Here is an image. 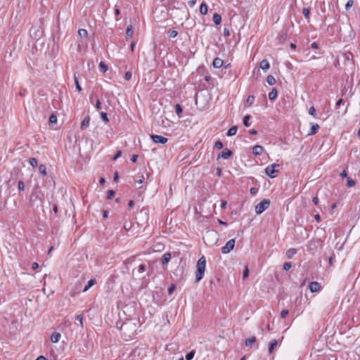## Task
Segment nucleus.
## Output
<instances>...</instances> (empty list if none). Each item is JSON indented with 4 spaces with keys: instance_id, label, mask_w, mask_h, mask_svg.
<instances>
[{
    "instance_id": "nucleus-1",
    "label": "nucleus",
    "mask_w": 360,
    "mask_h": 360,
    "mask_svg": "<svg viewBox=\"0 0 360 360\" xmlns=\"http://www.w3.org/2000/svg\"><path fill=\"white\" fill-rule=\"evenodd\" d=\"M206 267V259L204 256L199 258L196 264L195 282L198 283L204 276Z\"/></svg>"
},
{
    "instance_id": "nucleus-2",
    "label": "nucleus",
    "mask_w": 360,
    "mask_h": 360,
    "mask_svg": "<svg viewBox=\"0 0 360 360\" xmlns=\"http://www.w3.org/2000/svg\"><path fill=\"white\" fill-rule=\"evenodd\" d=\"M120 330L122 334L126 336V340H128L131 339L134 335L136 332V325L134 323H124L121 326Z\"/></svg>"
},
{
    "instance_id": "nucleus-3",
    "label": "nucleus",
    "mask_w": 360,
    "mask_h": 360,
    "mask_svg": "<svg viewBox=\"0 0 360 360\" xmlns=\"http://www.w3.org/2000/svg\"><path fill=\"white\" fill-rule=\"evenodd\" d=\"M278 167L279 165L276 163L269 165L265 168V174L270 178H275L277 176Z\"/></svg>"
},
{
    "instance_id": "nucleus-4",
    "label": "nucleus",
    "mask_w": 360,
    "mask_h": 360,
    "mask_svg": "<svg viewBox=\"0 0 360 360\" xmlns=\"http://www.w3.org/2000/svg\"><path fill=\"white\" fill-rule=\"evenodd\" d=\"M270 200L267 199H264L259 203H258L255 208V212L257 214H262L264 212L269 206Z\"/></svg>"
},
{
    "instance_id": "nucleus-5",
    "label": "nucleus",
    "mask_w": 360,
    "mask_h": 360,
    "mask_svg": "<svg viewBox=\"0 0 360 360\" xmlns=\"http://www.w3.org/2000/svg\"><path fill=\"white\" fill-rule=\"evenodd\" d=\"M235 239H230L226 242L224 246L221 248V252L223 254H228L233 250L235 247Z\"/></svg>"
},
{
    "instance_id": "nucleus-6",
    "label": "nucleus",
    "mask_w": 360,
    "mask_h": 360,
    "mask_svg": "<svg viewBox=\"0 0 360 360\" xmlns=\"http://www.w3.org/2000/svg\"><path fill=\"white\" fill-rule=\"evenodd\" d=\"M344 60H345V65H352L353 64V62H354V56L352 54V53H351L350 51H347V52H345L344 53Z\"/></svg>"
},
{
    "instance_id": "nucleus-7",
    "label": "nucleus",
    "mask_w": 360,
    "mask_h": 360,
    "mask_svg": "<svg viewBox=\"0 0 360 360\" xmlns=\"http://www.w3.org/2000/svg\"><path fill=\"white\" fill-rule=\"evenodd\" d=\"M150 138L155 143L165 144L167 142V139L160 135H151Z\"/></svg>"
},
{
    "instance_id": "nucleus-8",
    "label": "nucleus",
    "mask_w": 360,
    "mask_h": 360,
    "mask_svg": "<svg viewBox=\"0 0 360 360\" xmlns=\"http://www.w3.org/2000/svg\"><path fill=\"white\" fill-rule=\"evenodd\" d=\"M309 290L311 292H317L321 290V284L316 281L311 282L309 285Z\"/></svg>"
},
{
    "instance_id": "nucleus-9",
    "label": "nucleus",
    "mask_w": 360,
    "mask_h": 360,
    "mask_svg": "<svg viewBox=\"0 0 360 360\" xmlns=\"http://www.w3.org/2000/svg\"><path fill=\"white\" fill-rule=\"evenodd\" d=\"M232 155V152L229 149H225L220 154H219L217 159H224L226 160L229 158Z\"/></svg>"
},
{
    "instance_id": "nucleus-10",
    "label": "nucleus",
    "mask_w": 360,
    "mask_h": 360,
    "mask_svg": "<svg viewBox=\"0 0 360 360\" xmlns=\"http://www.w3.org/2000/svg\"><path fill=\"white\" fill-rule=\"evenodd\" d=\"M264 151V148L262 146L257 145L253 147L252 153L255 155H261Z\"/></svg>"
},
{
    "instance_id": "nucleus-11",
    "label": "nucleus",
    "mask_w": 360,
    "mask_h": 360,
    "mask_svg": "<svg viewBox=\"0 0 360 360\" xmlns=\"http://www.w3.org/2000/svg\"><path fill=\"white\" fill-rule=\"evenodd\" d=\"M223 63V60L221 59L220 58L217 57L214 59L212 65L214 68H220L221 67H222Z\"/></svg>"
},
{
    "instance_id": "nucleus-12",
    "label": "nucleus",
    "mask_w": 360,
    "mask_h": 360,
    "mask_svg": "<svg viewBox=\"0 0 360 360\" xmlns=\"http://www.w3.org/2000/svg\"><path fill=\"white\" fill-rule=\"evenodd\" d=\"M60 337H61V335L60 333L54 332L53 333H52V335L51 336V341L53 343H56L60 340Z\"/></svg>"
},
{
    "instance_id": "nucleus-13",
    "label": "nucleus",
    "mask_w": 360,
    "mask_h": 360,
    "mask_svg": "<svg viewBox=\"0 0 360 360\" xmlns=\"http://www.w3.org/2000/svg\"><path fill=\"white\" fill-rule=\"evenodd\" d=\"M259 67L263 70L266 71L269 68L270 65L267 60L264 59L260 62Z\"/></svg>"
},
{
    "instance_id": "nucleus-14",
    "label": "nucleus",
    "mask_w": 360,
    "mask_h": 360,
    "mask_svg": "<svg viewBox=\"0 0 360 360\" xmlns=\"http://www.w3.org/2000/svg\"><path fill=\"white\" fill-rule=\"evenodd\" d=\"M319 128H320V127L318 124H316V123L312 124L310 131L308 134V136L315 134L318 131Z\"/></svg>"
},
{
    "instance_id": "nucleus-15",
    "label": "nucleus",
    "mask_w": 360,
    "mask_h": 360,
    "mask_svg": "<svg viewBox=\"0 0 360 360\" xmlns=\"http://www.w3.org/2000/svg\"><path fill=\"white\" fill-rule=\"evenodd\" d=\"M297 250L295 248H290L286 251V257L288 259H291L296 253Z\"/></svg>"
},
{
    "instance_id": "nucleus-16",
    "label": "nucleus",
    "mask_w": 360,
    "mask_h": 360,
    "mask_svg": "<svg viewBox=\"0 0 360 360\" xmlns=\"http://www.w3.org/2000/svg\"><path fill=\"white\" fill-rule=\"evenodd\" d=\"M278 345V342L276 340H272L269 345V352L271 354L274 349V348Z\"/></svg>"
},
{
    "instance_id": "nucleus-17",
    "label": "nucleus",
    "mask_w": 360,
    "mask_h": 360,
    "mask_svg": "<svg viewBox=\"0 0 360 360\" xmlns=\"http://www.w3.org/2000/svg\"><path fill=\"white\" fill-rule=\"evenodd\" d=\"M96 284V279L92 278L88 281L87 285L83 289V292H86L90 288Z\"/></svg>"
},
{
    "instance_id": "nucleus-18",
    "label": "nucleus",
    "mask_w": 360,
    "mask_h": 360,
    "mask_svg": "<svg viewBox=\"0 0 360 360\" xmlns=\"http://www.w3.org/2000/svg\"><path fill=\"white\" fill-rule=\"evenodd\" d=\"M278 96V92L276 89H273L269 93V98L271 101L275 100Z\"/></svg>"
},
{
    "instance_id": "nucleus-19",
    "label": "nucleus",
    "mask_w": 360,
    "mask_h": 360,
    "mask_svg": "<svg viewBox=\"0 0 360 360\" xmlns=\"http://www.w3.org/2000/svg\"><path fill=\"white\" fill-rule=\"evenodd\" d=\"M256 341L255 337H252L245 340V345L247 347H252Z\"/></svg>"
},
{
    "instance_id": "nucleus-20",
    "label": "nucleus",
    "mask_w": 360,
    "mask_h": 360,
    "mask_svg": "<svg viewBox=\"0 0 360 360\" xmlns=\"http://www.w3.org/2000/svg\"><path fill=\"white\" fill-rule=\"evenodd\" d=\"M237 129H237V127H236V126H233V127H231L229 129V131H228V132H227L226 135H227L228 136H234V135L236 134V132H237Z\"/></svg>"
},
{
    "instance_id": "nucleus-21",
    "label": "nucleus",
    "mask_w": 360,
    "mask_h": 360,
    "mask_svg": "<svg viewBox=\"0 0 360 360\" xmlns=\"http://www.w3.org/2000/svg\"><path fill=\"white\" fill-rule=\"evenodd\" d=\"M200 12L202 15H205L207 13V6L205 3H202L200 6Z\"/></svg>"
},
{
    "instance_id": "nucleus-22",
    "label": "nucleus",
    "mask_w": 360,
    "mask_h": 360,
    "mask_svg": "<svg viewBox=\"0 0 360 360\" xmlns=\"http://www.w3.org/2000/svg\"><path fill=\"white\" fill-rule=\"evenodd\" d=\"M213 21L216 25H219L221 21V17L218 13H214L213 15Z\"/></svg>"
},
{
    "instance_id": "nucleus-23",
    "label": "nucleus",
    "mask_w": 360,
    "mask_h": 360,
    "mask_svg": "<svg viewBox=\"0 0 360 360\" xmlns=\"http://www.w3.org/2000/svg\"><path fill=\"white\" fill-rule=\"evenodd\" d=\"M89 122H90V118L89 117H86L84 119V120L82 122V124H81V129H84L86 127H87L89 125Z\"/></svg>"
},
{
    "instance_id": "nucleus-24",
    "label": "nucleus",
    "mask_w": 360,
    "mask_h": 360,
    "mask_svg": "<svg viewBox=\"0 0 360 360\" xmlns=\"http://www.w3.org/2000/svg\"><path fill=\"white\" fill-rule=\"evenodd\" d=\"M39 173L43 175V176H46L47 174V172H46V167L43 164H41L39 166Z\"/></svg>"
},
{
    "instance_id": "nucleus-25",
    "label": "nucleus",
    "mask_w": 360,
    "mask_h": 360,
    "mask_svg": "<svg viewBox=\"0 0 360 360\" xmlns=\"http://www.w3.org/2000/svg\"><path fill=\"white\" fill-rule=\"evenodd\" d=\"M266 82L269 85H274L276 83V79L272 75H268L266 77Z\"/></svg>"
},
{
    "instance_id": "nucleus-26",
    "label": "nucleus",
    "mask_w": 360,
    "mask_h": 360,
    "mask_svg": "<svg viewBox=\"0 0 360 360\" xmlns=\"http://www.w3.org/2000/svg\"><path fill=\"white\" fill-rule=\"evenodd\" d=\"M78 34L82 38H86L88 36V32L85 29H79L78 31Z\"/></svg>"
},
{
    "instance_id": "nucleus-27",
    "label": "nucleus",
    "mask_w": 360,
    "mask_h": 360,
    "mask_svg": "<svg viewBox=\"0 0 360 360\" xmlns=\"http://www.w3.org/2000/svg\"><path fill=\"white\" fill-rule=\"evenodd\" d=\"M126 34L127 37H132L134 34V29L132 25H129L126 30Z\"/></svg>"
},
{
    "instance_id": "nucleus-28",
    "label": "nucleus",
    "mask_w": 360,
    "mask_h": 360,
    "mask_svg": "<svg viewBox=\"0 0 360 360\" xmlns=\"http://www.w3.org/2000/svg\"><path fill=\"white\" fill-rule=\"evenodd\" d=\"M170 258H171V255L169 253L165 254L162 257V264H165L168 263Z\"/></svg>"
},
{
    "instance_id": "nucleus-29",
    "label": "nucleus",
    "mask_w": 360,
    "mask_h": 360,
    "mask_svg": "<svg viewBox=\"0 0 360 360\" xmlns=\"http://www.w3.org/2000/svg\"><path fill=\"white\" fill-rule=\"evenodd\" d=\"M175 110H176V112L178 115L179 117H181V113H182V108L180 105V104L177 103L175 105Z\"/></svg>"
},
{
    "instance_id": "nucleus-30",
    "label": "nucleus",
    "mask_w": 360,
    "mask_h": 360,
    "mask_svg": "<svg viewBox=\"0 0 360 360\" xmlns=\"http://www.w3.org/2000/svg\"><path fill=\"white\" fill-rule=\"evenodd\" d=\"M194 355H195V351L192 350L186 354V360H192L194 357Z\"/></svg>"
},
{
    "instance_id": "nucleus-31",
    "label": "nucleus",
    "mask_w": 360,
    "mask_h": 360,
    "mask_svg": "<svg viewBox=\"0 0 360 360\" xmlns=\"http://www.w3.org/2000/svg\"><path fill=\"white\" fill-rule=\"evenodd\" d=\"M250 119V116L249 115H247L243 118V124L245 127L250 126V123L249 122V120Z\"/></svg>"
},
{
    "instance_id": "nucleus-32",
    "label": "nucleus",
    "mask_w": 360,
    "mask_h": 360,
    "mask_svg": "<svg viewBox=\"0 0 360 360\" xmlns=\"http://www.w3.org/2000/svg\"><path fill=\"white\" fill-rule=\"evenodd\" d=\"M76 320L79 322V326L81 328H83V316L82 314H79L76 316Z\"/></svg>"
},
{
    "instance_id": "nucleus-33",
    "label": "nucleus",
    "mask_w": 360,
    "mask_h": 360,
    "mask_svg": "<svg viewBox=\"0 0 360 360\" xmlns=\"http://www.w3.org/2000/svg\"><path fill=\"white\" fill-rule=\"evenodd\" d=\"M74 79H75V83L77 89L78 90L79 92L82 91V89L79 83L78 78L75 75Z\"/></svg>"
},
{
    "instance_id": "nucleus-34",
    "label": "nucleus",
    "mask_w": 360,
    "mask_h": 360,
    "mask_svg": "<svg viewBox=\"0 0 360 360\" xmlns=\"http://www.w3.org/2000/svg\"><path fill=\"white\" fill-rule=\"evenodd\" d=\"M255 101V97L253 96H249L246 100V103L249 106H251Z\"/></svg>"
},
{
    "instance_id": "nucleus-35",
    "label": "nucleus",
    "mask_w": 360,
    "mask_h": 360,
    "mask_svg": "<svg viewBox=\"0 0 360 360\" xmlns=\"http://www.w3.org/2000/svg\"><path fill=\"white\" fill-rule=\"evenodd\" d=\"M146 270V266L143 264H141L139 266L137 271H138V273L141 274V273L144 272Z\"/></svg>"
},
{
    "instance_id": "nucleus-36",
    "label": "nucleus",
    "mask_w": 360,
    "mask_h": 360,
    "mask_svg": "<svg viewBox=\"0 0 360 360\" xmlns=\"http://www.w3.org/2000/svg\"><path fill=\"white\" fill-rule=\"evenodd\" d=\"M29 162H30V165H31L32 167H37V159H36V158H30V160H29Z\"/></svg>"
},
{
    "instance_id": "nucleus-37",
    "label": "nucleus",
    "mask_w": 360,
    "mask_h": 360,
    "mask_svg": "<svg viewBox=\"0 0 360 360\" xmlns=\"http://www.w3.org/2000/svg\"><path fill=\"white\" fill-rule=\"evenodd\" d=\"M347 186L349 187V188L354 186L355 184H356L355 181L353 179H350V178H347Z\"/></svg>"
},
{
    "instance_id": "nucleus-38",
    "label": "nucleus",
    "mask_w": 360,
    "mask_h": 360,
    "mask_svg": "<svg viewBox=\"0 0 360 360\" xmlns=\"http://www.w3.org/2000/svg\"><path fill=\"white\" fill-rule=\"evenodd\" d=\"M249 275V269L248 266H245L243 273V280L246 279Z\"/></svg>"
},
{
    "instance_id": "nucleus-39",
    "label": "nucleus",
    "mask_w": 360,
    "mask_h": 360,
    "mask_svg": "<svg viewBox=\"0 0 360 360\" xmlns=\"http://www.w3.org/2000/svg\"><path fill=\"white\" fill-rule=\"evenodd\" d=\"M99 67L103 72H105L108 70V66L103 62L100 63Z\"/></svg>"
},
{
    "instance_id": "nucleus-40",
    "label": "nucleus",
    "mask_w": 360,
    "mask_h": 360,
    "mask_svg": "<svg viewBox=\"0 0 360 360\" xmlns=\"http://www.w3.org/2000/svg\"><path fill=\"white\" fill-rule=\"evenodd\" d=\"M302 13L306 18H308L310 13V9L309 8H304Z\"/></svg>"
},
{
    "instance_id": "nucleus-41",
    "label": "nucleus",
    "mask_w": 360,
    "mask_h": 360,
    "mask_svg": "<svg viewBox=\"0 0 360 360\" xmlns=\"http://www.w3.org/2000/svg\"><path fill=\"white\" fill-rule=\"evenodd\" d=\"M101 119L105 121V122H108L109 120H108V115L106 112H102L101 113Z\"/></svg>"
},
{
    "instance_id": "nucleus-42",
    "label": "nucleus",
    "mask_w": 360,
    "mask_h": 360,
    "mask_svg": "<svg viewBox=\"0 0 360 360\" xmlns=\"http://www.w3.org/2000/svg\"><path fill=\"white\" fill-rule=\"evenodd\" d=\"M354 4L353 0H349L345 5V9L348 11Z\"/></svg>"
},
{
    "instance_id": "nucleus-43",
    "label": "nucleus",
    "mask_w": 360,
    "mask_h": 360,
    "mask_svg": "<svg viewBox=\"0 0 360 360\" xmlns=\"http://www.w3.org/2000/svg\"><path fill=\"white\" fill-rule=\"evenodd\" d=\"M57 122V117L56 115H51L50 117H49V122L51 124H55Z\"/></svg>"
},
{
    "instance_id": "nucleus-44",
    "label": "nucleus",
    "mask_w": 360,
    "mask_h": 360,
    "mask_svg": "<svg viewBox=\"0 0 360 360\" xmlns=\"http://www.w3.org/2000/svg\"><path fill=\"white\" fill-rule=\"evenodd\" d=\"M292 267V264L290 262H285L283 264V269L285 271H288L289 269H290V268Z\"/></svg>"
},
{
    "instance_id": "nucleus-45",
    "label": "nucleus",
    "mask_w": 360,
    "mask_h": 360,
    "mask_svg": "<svg viewBox=\"0 0 360 360\" xmlns=\"http://www.w3.org/2000/svg\"><path fill=\"white\" fill-rule=\"evenodd\" d=\"M214 146L217 149H221L223 148V143L221 141H217L215 142Z\"/></svg>"
},
{
    "instance_id": "nucleus-46",
    "label": "nucleus",
    "mask_w": 360,
    "mask_h": 360,
    "mask_svg": "<svg viewBox=\"0 0 360 360\" xmlns=\"http://www.w3.org/2000/svg\"><path fill=\"white\" fill-rule=\"evenodd\" d=\"M18 187L19 191H24L25 184H24L23 181H18Z\"/></svg>"
},
{
    "instance_id": "nucleus-47",
    "label": "nucleus",
    "mask_w": 360,
    "mask_h": 360,
    "mask_svg": "<svg viewBox=\"0 0 360 360\" xmlns=\"http://www.w3.org/2000/svg\"><path fill=\"white\" fill-rule=\"evenodd\" d=\"M115 195V191L113 190H110L108 191L107 199H111Z\"/></svg>"
},
{
    "instance_id": "nucleus-48",
    "label": "nucleus",
    "mask_w": 360,
    "mask_h": 360,
    "mask_svg": "<svg viewBox=\"0 0 360 360\" xmlns=\"http://www.w3.org/2000/svg\"><path fill=\"white\" fill-rule=\"evenodd\" d=\"M309 114L315 116L316 115V109L314 107L311 106L309 110Z\"/></svg>"
},
{
    "instance_id": "nucleus-49",
    "label": "nucleus",
    "mask_w": 360,
    "mask_h": 360,
    "mask_svg": "<svg viewBox=\"0 0 360 360\" xmlns=\"http://www.w3.org/2000/svg\"><path fill=\"white\" fill-rule=\"evenodd\" d=\"M288 314V311L287 309H283L281 312V316L283 319H285Z\"/></svg>"
},
{
    "instance_id": "nucleus-50",
    "label": "nucleus",
    "mask_w": 360,
    "mask_h": 360,
    "mask_svg": "<svg viewBox=\"0 0 360 360\" xmlns=\"http://www.w3.org/2000/svg\"><path fill=\"white\" fill-rule=\"evenodd\" d=\"M132 74L131 72H127L124 74V79L127 81H129L131 78Z\"/></svg>"
},
{
    "instance_id": "nucleus-51",
    "label": "nucleus",
    "mask_w": 360,
    "mask_h": 360,
    "mask_svg": "<svg viewBox=\"0 0 360 360\" xmlns=\"http://www.w3.org/2000/svg\"><path fill=\"white\" fill-rule=\"evenodd\" d=\"M177 34H178V32L176 30H172V31L169 32V37L171 38L176 37L177 36Z\"/></svg>"
},
{
    "instance_id": "nucleus-52",
    "label": "nucleus",
    "mask_w": 360,
    "mask_h": 360,
    "mask_svg": "<svg viewBox=\"0 0 360 360\" xmlns=\"http://www.w3.org/2000/svg\"><path fill=\"white\" fill-rule=\"evenodd\" d=\"M176 285L174 284H172L170 287L168 288V292L169 294H172L173 291L175 290Z\"/></svg>"
},
{
    "instance_id": "nucleus-53",
    "label": "nucleus",
    "mask_w": 360,
    "mask_h": 360,
    "mask_svg": "<svg viewBox=\"0 0 360 360\" xmlns=\"http://www.w3.org/2000/svg\"><path fill=\"white\" fill-rule=\"evenodd\" d=\"M122 156V151L121 150H118L116 154L115 155L113 159L115 160L117 159H118L119 158H120Z\"/></svg>"
},
{
    "instance_id": "nucleus-54",
    "label": "nucleus",
    "mask_w": 360,
    "mask_h": 360,
    "mask_svg": "<svg viewBox=\"0 0 360 360\" xmlns=\"http://www.w3.org/2000/svg\"><path fill=\"white\" fill-rule=\"evenodd\" d=\"M101 101H99V99H97L96 102V110H99L101 109Z\"/></svg>"
},
{
    "instance_id": "nucleus-55",
    "label": "nucleus",
    "mask_w": 360,
    "mask_h": 360,
    "mask_svg": "<svg viewBox=\"0 0 360 360\" xmlns=\"http://www.w3.org/2000/svg\"><path fill=\"white\" fill-rule=\"evenodd\" d=\"M188 4L191 7H193L196 4V0H190L188 1Z\"/></svg>"
},
{
    "instance_id": "nucleus-56",
    "label": "nucleus",
    "mask_w": 360,
    "mask_h": 360,
    "mask_svg": "<svg viewBox=\"0 0 360 360\" xmlns=\"http://www.w3.org/2000/svg\"><path fill=\"white\" fill-rule=\"evenodd\" d=\"M224 35L226 37H229L230 35V32L227 28H224Z\"/></svg>"
},
{
    "instance_id": "nucleus-57",
    "label": "nucleus",
    "mask_w": 360,
    "mask_h": 360,
    "mask_svg": "<svg viewBox=\"0 0 360 360\" xmlns=\"http://www.w3.org/2000/svg\"><path fill=\"white\" fill-rule=\"evenodd\" d=\"M217 174L219 176H221V174H222V169L219 167H217Z\"/></svg>"
},
{
    "instance_id": "nucleus-58",
    "label": "nucleus",
    "mask_w": 360,
    "mask_h": 360,
    "mask_svg": "<svg viewBox=\"0 0 360 360\" xmlns=\"http://www.w3.org/2000/svg\"><path fill=\"white\" fill-rule=\"evenodd\" d=\"M138 159V155H133L131 158V160L133 162H136V160Z\"/></svg>"
},
{
    "instance_id": "nucleus-59",
    "label": "nucleus",
    "mask_w": 360,
    "mask_h": 360,
    "mask_svg": "<svg viewBox=\"0 0 360 360\" xmlns=\"http://www.w3.org/2000/svg\"><path fill=\"white\" fill-rule=\"evenodd\" d=\"M226 205H227V202L225 200H222L221 203V207L222 209H224L226 207Z\"/></svg>"
},
{
    "instance_id": "nucleus-60",
    "label": "nucleus",
    "mask_w": 360,
    "mask_h": 360,
    "mask_svg": "<svg viewBox=\"0 0 360 360\" xmlns=\"http://www.w3.org/2000/svg\"><path fill=\"white\" fill-rule=\"evenodd\" d=\"M39 267V264L37 263V262H34L32 265V268L35 270L37 269H38Z\"/></svg>"
},
{
    "instance_id": "nucleus-61",
    "label": "nucleus",
    "mask_w": 360,
    "mask_h": 360,
    "mask_svg": "<svg viewBox=\"0 0 360 360\" xmlns=\"http://www.w3.org/2000/svg\"><path fill=\"white\" fill-rule=\"evenodd\" d=\"M250 192L251 194H254L255 195V194L257 193V190L255 188H250Z\"/></svg>"
},
{
    "instance_id": "nucleus-62",
    "label": "nucleus",
    "mask_w": 360,
    "mask_h": 360,
    "mask_svg": "<svg viewBox=\"0 0 360 360\" xmlns=\"http://www.w3.org/2000/svg\"><path fill=\"white\" fill-rule=\"evenodd\" d=\"M169 122H170V121L169 120L166 119L165 120H162V125L166 126V124L169 125Z\"/></svg>"
},
{
    "instance_id": "nucleus-63",
    "label": "nucleus",
    "mask_w": 360,
    "mask_h": 360,
    "mask_svg": "<svg viewBox=\"0 0 360 360\" xmlns=\"http://www.w3.org/2000/svg\"><path fill=\"white\" fill-rule=\"evenodd\" d=\"M312 201L315 205H317L319 203V198L317 197H314Z\"/></svg>"
},
{
    "instance_id": "nucleus-64",
    "label": "nucleus",
    "mask_w": 360,
    "mask_h": 360,
    "mask_svg": "<svg viewBox=\"0 0 360 360\" xmlns=\"http://www.w3.org/2000/svg\"><path fill=\"white\" fill-rule=\"evenodd\" d=\"M36 360H48L46 359L44 356H39V357L37 358Z\"/></svg>"
}]
</instances>
